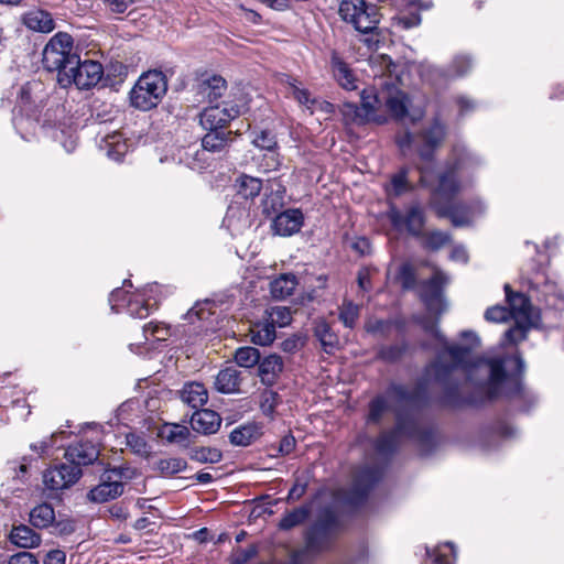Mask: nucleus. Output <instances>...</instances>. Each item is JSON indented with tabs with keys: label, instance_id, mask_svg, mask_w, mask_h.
<instances>
[{
	"label": "nucleus",
	"instance_id": "obj_35",
	"mask_svg": "<svg viewBox=\"0 0 564 564\" xmlns=\"http://www.w3.org/2000/svg\"><path fill=\"white\" fill-rule=\"evenodd\" d=\"M207 130L208 132L202 139L203 149L209 152H220L224 150L230 140L231 131L221 129Z\"/></svg>",
	"mask_w": 564,
	"mask_h": 564
},
{
	"label": "nucleus",
	"instance_id": "obj_34",
	"mask_svg": "<svg viewBox=\"0 0 564 564\" xmlns=\"http://www.w3.org/2000/svg\"><path fill=\"white\" fill-rule=\"evenodd\" d=\"M283 370L282 358L278 355H270L259 361V376L265 384H272L274 379Z\"/></svg>",
	"mask_w": 564,
	"mask_h": 564
},
{
	"label": "nucleus",
	"instance_id": "obj_52",
	"mask_svg": "<svg viewBox=\"0 0 564 564\" xmlns=\"http://www.w3.org/2000/svg\"><path fill=\"white\" fill-rule=\"evenodd\" d=\"M471 67V61L466 55H457L448 70H447V77H460L464 76Z\"/></svg>",
	"mask_w": 564,
	"mask_h": 564
},
{
	"label": "nucleus",
	"instance_id": "obj_6",
	"mask_svg": "<svg viewBox=\"0 0 564 564\" xmlns=\"http://www.w3.org/2000/svg\"><path fill=\"white\" fill-rule=\"evenodd\" d=\"M167 90V80L161 70H149L140 76L130 93L133 107L141 110L154 108Z\"/></svg>",
	"mask_w": 564,
	"mask_h": 564
},
{
	"label": "nucleus",
	"instance_id": "obj_10",
	"mask_svg": "<svg viewBox=\"0 0 564 564\" xmlns=\"http://www.w3.org/2000/svg\"><path fill=\"white\" fill-rule=\"evenodd\" d=\"M339 14L344 21L350 23L360 33H371L379 23L378 10L367 4L365 0H343Z\"/></svg>",
	"mask_w": 564,
	"mask_h": 564
},
{
	"label": "nucleus",
	"instance_id": "obj_4",
	"mask_svg": "<svg viewBox=\"0 0 564 564\" xmlns=\"http://www.w3.org/2000/svg\"><path fill=\"white\" fill-rule=\"evenodd\" d=\"M453 161V164L438 176L437 185L434 187V194L444 199H451L458 194L465 187L460 178L480 164L479 158L463 145L454 148Z\"/></svg>",
	"mask_w": 564,
	"mask_h": 564
},
{
	"label": "nucleus",
	"instance_id": "obj_27",
	"mask_svg": "<svg viewBox=\"0 0 564 564\" xmlns=\"http://www.w3.org/2000/svg\"><path fill=\"white\" fill-rule=\"evenodd\" d=\"M262 435L261 426L248 423L236 427L229 435L230 443L236 446H249Z\"/></svg>",
	"mask_w": 564,
	"mask_h": 564
},
{
	"label": "nucleus",
	"instance_id": "obj_12",
	"mask_svg": "<svg viewBox=\"0 0 564 564\" xmlns=\"http://www.w3.org/2000/svg\"><path fill=\"white\" fill-rule=\"evenodd\" d=\"M246 101L239 102L225 100L221 104H212L200 113V124L204 129H221L232 119L240 116L246 110Z\"/></svg>",
	"mask_w": 564,
	"mask_h": 564
},
{
	"label": "nucleus",
	"instance_id": "obj_7",
	"mask_svg": "<svg viewBox=\"0 0 564 564\" xmlns=\"http://www.w3.org/2000/svg\"><path fill=\"white\" fill-rule=\"evenodd\" d=\"M76 57L73 37L66 32H58L46 43L42 63L48 72H57L58 79L62 70L76 63Z\"/></svg>",
	"mask_w": 564,
	"mask_h": 564
},
{
	"label": "nucleus",
	"instance_id": "obj_30",
	"mask_svg": "<svg viewBox=\"0 0 564 564\" xmlns=\"http://www.w3.org/2000/svg\"><path fill=\"white\" fill-rule=\"evenodd\" d=\"M9 538L11 543L21 549L37 547L41 543L40 534L25 524L13 527Z\"/></svg>",
	"mask_w": 564,
	"mask_h": 564
},
{
	"label": "nucleus",
	"instance_id": "obj_22",
	"mask_svg": "<svg viewBox=\"0 0 564 564\" xmlns=\"http://www.w3.org/2000/svg\"><path fill=\"white\" fill-rule=\"evenodd\" d=\"M99 149L113 161H121L129 151V144L121 132H112L101 138Z\"/></svg>",
	"mask_w": 564,
	"mask_h": 564
},
{
	"label": "nucleus",
	"instance_id": "obj_17",
	"mask_svg": "<svg viewBox=\"0 0 564 564\" xmlns=\"http://www.w3.org/2000/svg\"><path fill=\"white\" fill-rule=\"evenodd\" d=\"M303 221L304 216L300 209H288L275 216L272 228L276 235L288 237L300 231Z\"/></svg>",
	"mask_w": 564,
	"mask_h": 564
},
{
	"label": "nucleus",
	"instance_id": "obj_41",
	"mask_svg": "<svg viewBox=\"0 0 564 564\" xmlns=\"http://www.w3.org/2000/svg\"><path fill=\"white\" fill-rule=\"evenodd\" d=\"M252 143L259 148V149H262V150H267L271 153L270 155V160H271V163L268 164L267 166L269 169H276L278 165H279V161L278 159L275 158V153H274V149L276 148V140H275V135L270 132V131H260L252 140Z\"/></svg>",
	"mask_w": 564,
	"mask_h": 564
},
{
	"label": "nucleus",
	"instance_id": "obj_60",
	"mask_svg": "<svg viewBox=\"0 0 564 564\" xmlns=\"http://www.w3.org/2000/svg\"><path fill=\"white\" fill-rule=\"evenodd\" d=\"M387 410V400L384 397H378L369 405V421L378 422L382 413Z\"/></svg>",
	"mask_w": 564,
	"mask_h": 564
},
{
	"label": "nucleus",
	"instance_id": "obj_49",
	"mask_svg": "<svg viewBox=\"0 0 564 564\" xmlns=\"http://www.w3.org/2000/svg\"><path fill=\"white\" fill-rule=\"evenodd\" d=\"M187 463L183 458L170 457L158 462V470L163 475H174L184 470Z\"/></svg>",
	"mask_w": 564,
	"mask_h": 564
},
{
	"label": "nucleus",
	"instance_id": "obj_50",
	"mask_svg": "<svg viewBox=\"0 0 564 564\" xmlns=\"http://www.w3.org/2000/svg\"><path fill=\"white\" fill-rule=\"evenodd\" d=\"M308 516L306 508H297L288 512L280 521V528L283 530L292 529L301 524Z\"/></svg>",
	"mask_w": 564,
	"mask_h": 564
},
{
	"label": "nucleus",
	"instance_id": "obj_48",
	"mask_svg": "<svg viewBox=\"0 0 564 564\" xmlns=\"http://www.w3.org/2000/svg\"><path fill=\"white\" fill-rule=\"evenodd\" d=\"M213 303L209 301L196 303L186 314V318L194 323L195 321L206 322L213 315Z\"/></svg>",
	"mask_w": 564,
	"mask_h": 564
},
{
	"label": "nucleus",
	"instance_id": "obj_29",
	"mask_svg": "<svg viewBox=\"0 0 564 564\" xmlns=\"http://www.w3.org/2000/svg\"><path fill=\"white\" fill-rule=\"evenodd\" d=\"M240 382V371L235 367H227L216 376L215 388L221 393H235L239 391Z\"/></svg>",
	"mask_w": 564,
	"mask_h": 564
},
{
	"label": "nucleus",
	"instance_id": "obj_63",
	"mask_svg": "<svg viewBox=\"0 0 564 564\" xmlns=\"http://www.w3.org/2000/svg\"><path fill=\"white\" fill-rule=\"evenodd\" d=\"M111 12L123 13L133 3V0H102Z\"/></svg>",
	"mask_w": 564,
	"mask_h": 564
},
{
	"label": "nucleus",
	"instance_id": "obj_57",
	"mask_svg": "<svg viewBox=\"0 0 564 564\" xmlns=\"http://www.w3.org/2000/svg\"><path fill=\"white\" fill-rule=\"evenodd\" d=\"M534 323H516L514 327H511L508 329L505 334L506 339L509 343H518L525 338L527 330L533 325Z\"/></svg>",
	"mask_w": 564,
	"mask_h": 564
},
{
	"label": "nucleus",
	"instance_id": "obj_40",
	"mask_svg": "<svg viewBox=\"0 0 564 564\" xmlns=\"http://www.w3.org/2000/svg\"><path fill=\"white\" fill-rule=\"evenodd\" d=\"M485 209L486 206L482 202H476L468 212H465L460 207H453L449 210V217L454 226H466L473 221L476 215L482 214Z\"/></svg>",
	"mask_w": 564,
	"mask_h": 564
},
{
	"label": "nucleus",
	"instance_id": "obj_36",
	"mask_svg": "<svg viewBox=\"0 0 564 564\" xmlns=\"http://www.w3.org/2000/svg\"><path fill=\"white\" fill-rule=\"evenodd\" d=\"M55 521V512L50 503H41L30 511V522L34 528L46 529Z\"/></svg>",
	"mask_w": 564,
	"mask_h": 564
},
{
	"label": "nucleus",
	"instance_id": "obj_9",
	"mask_svg": "<svg viewBox=\"0 0 564 564\" xmlns=\"http://www.w3.org/2000/svg\"><path fill=\"white\" fill-rule=\"evenodd\" d=\"M430 433L422 429L414 417H398L397 426L392 432L383 433L376 442V449L381 455L392 453L402 437L413 438L420 442L427 441Z\"/></svg>",
	"mask_w": 564,
	"mask_h": 564
},
{
	"label": "nucleus",
	"instance_id": "obj_18",
	"mask_svg": "<svg viewBox=\"0 0 564 564\" xmlns=\"http://www.w3.org/2000/svg\"><path fill=\"white\" fill-rule=\"evenodd\" d=\"M99 456L97 446L88 441L69 446L65 452V459L72 465L82 466L93 464Z\"/></svg>",
	"mask_w": 564,
	"mask_h": 564
},
{
	"label": "nucleus",
	"instance_id": "obj_55",
	"mask_svg": "<svg viewBox=\"0 0 564 564\" xmlns=\"http://www.w3.org/2000/svg\"><path fill=\"white\" fill-rule=\"evenodd\" d=\"M448 242L449 235L440 230L432 231L425 237V246L432 250H438Z\"/></svg>",
	"mask_w": 564,
	"mask_h": 564
},
{
	"label": "nucleus",
	"instance_id": "obj_58",
	"mask_svg": "<svg viewBox=\"0 0 564 564\" xmlns=\"http://www.w3.org/2000/svg\"><path fill=\"white\" fill-rule=\"evenodd\" d=\"M510 317L509 310L506 306L495 305L485 312V318L488 322L502 323Z\"/></svg>",
	"mask_w": 564,
	"mask_h": 564
},
{
	"label": "nucleus",
	"instance_id": "obj_13",
	"mask_svg": "<svg viewBox=\"0 0 564 564\" xmlns=\"http://www.w3.org/2000/svg\"><path fill=\"white\" fill-rule=\"evenodd\" d=\"M80 477L82 469L66 460L46 469L43 474V484L46 490L58 492L75 485Z\"/></svg>",
	"mask_w": 564,
	"mask_h": 564
},
{
	"label": "nucleus",
	"instance_id": "obj_24",
	"mask_svg": "<svg viewBox=\"0 0 564 564\" xmlns=\"http://www.w3.org/2000/svg\"><path fill=\"white\" fill-rule=\"evenodd\" d=\"M280 80L281 84L285 86L286 94L289 96L293 97L301 106L313 111L317 100L296 78L289 75H282Z\"/></svg>",
	"mask_w": 564,
	"mask_h": 564
},
{
	"label": "nucleus",
	"instance_id": "obj_8",
	"mask_svg": "<svg viewBox=\"0 0 564 564\" xmlns=\"http://www.w3.org/2000/svg\"><path fill=\"white\" fill-rule=\"evenodd\" d=\"M104 75V68L99 62L85 59L80 61L79 55L76 57V63L62 70L58 84L63 88L75 85L78 89H89L96 86Z\"/></svg>",
	"mask_w": 564,
	"mask_h": 564
},
{
	"label": "nucleus",
	"instance_id": "obj_54",
	"mask_svg": "<svg viewBox=\"0 0 564 564\" xmlns=\"http://www.w3.org/2000/svg\"><path fill=\"white\" fill-rule=\"evenodd\" d=\"M283 191H276L272 192L270 195L265 194V197L263 199L262 206H263V213L270 216L271 214L275 213L279 208L283 206Z\"/></svg>",
	"mask_w": 564,
	"mask_h": 564
},
{
	"label": "nucleus",
	"instance_id": "obj_51",
	"mask_svg": "<svg viewBox=\"0 0 564 564\" xmlns=\"http://www.w3.org/2000/svg\"><path fill=\"white\" fill-rule=\"evenodd\" d=\"M145 340H165L170 336V328L161 323H149L143 327Z\"/></svg>",
	"mask_w": 564,
	"mask_h": 564
},
{
	"label": "nucleus",
	"instance_id": "obj_1",
	"mask_svg": "<svg viewBox=\"0 0 564 564\" xmlns=\"http://www.w3.org/2000/svg\"><path fill=\"white\" fill-rule=\"evenodd\" d=\"M421 324L436 341V357L426 368V377L444 386L451 403H456V388L449 384V378L458 370L488 399L509 395L512 390H519L518 377L524 369L520 356L494 359L475 357L473 352L480 346V337L476 332L463 330L459 343L449 344L436 322L422 321Z\"/></svg>",
	"mask_w": 564,
	"mask_h": 564
},
{
	"label": "nucleus",
	"instance_id": "obj_47",
	"mask_svg": "<svg viewBox=\"0 0 564 564\" xmlns=\"http://www.w3.org/2000/svg\"><path fill=\"white\" fill-rule=\"evenodd\" d=\"M126 444L132 453L141 457H148L151 454V446L141 434L128 433L126 435Z\"/></svg>",
	"mask_w": 564,
	"mask_h": 564
},
{
	"label": "nucleus",
	"instance_id": "obj_11",
	"mask_svg": "<svg viewBox=\"0 0 564 564\" xmlns=\"http://www.w3.org/2000/svg\"><path fill=\"white\" fill-rule=\"evenodd\" d=\"M134 471L128 467H115L106 470L102 475V481L93 488L88 497L94 502H105L115 499L123 492L122 480L133 477Z\"/></svg>",
	"mask_w": 564,
	"mask_h": 564
},
{
	"label": "nucleus",
	"instance_id": "obj_64",
	"mask_svg": "<svg viewBox=\"0 0 564 564\" xmlns=\"http://www.w3.org/2000/svg\"><path fill=\"white\" fill-rule=\"evenodd\" d=\"M8 564H39V562L32 553L23 551L12 555Z\"/></svg>",
	"mask_w": 564,
	"mask_h": 564
},
{
	"label": "nucleus",
	"instance_id": "obj_14",
	"mask_svg": "<svg viewBox=\"0 0 564 564\" xmlns=\"http://www.w3.org/2000/svg\"><path fill=\"white\" fill-rule=\"evenodd\" d=\"M448 282L446 274L440 270H435L433 276L423 283L421 297L425 303L427 311L440 316L443 314L447 304L443 297V288Z\"/></svg>",
	"mask_w": 564,
	"mask_h": 564
},
{
	"label": "nucleus",
	"instance_id": "obj_23",
	"mask_svg": "<svg viewBox=\"0 0 564 564\" xmlns=\"http://www.w3.org/2000/svg\"><path fill=\"white\" fill-rule=\"evenodd\" d=\"M226 89V80L221 76L212 75L198 83L197 93L202 99L207 100L212 105L218 104L217 100L224 95Z\"/></svg>",
	"mask_w": 564,
	"mask_h": 564
},
{
	"label": "nucleus",
	"instance_id": "obj_44",
	"mask_svg": "<svg viewBox=\"0 0 564 564\" xmlns=\"http://www.w3.org/2000/svg\"><path fill=\"white\" fill-rule=\"evenodd\" d=\"M406 175V169H402L392 175L390 185L387 187L389 196L398 197L412 189V185L409 183Z\"/></svg>",
	"mask_w": 564,
	"mask_h": 564
},
{
	"label": "nucleus",
	"instance_id": "obj_42",
	"mask_svg": "<svg viewBox=\"0 0 564 564\" xmlns=\"http://www.w3.org/2000/svg\"><path fill=\"white\" fill-rule=\"evenodd\" d=\"M315 336L318 338L323 349L332 354L338 347V337L332 332L328 324L321 322L315 327Z\"/></svg>",
	"mask_w": 564,
	"mask_h": 564
},
{
	"label": "nucleus",
	"instance_id": "obj_26",
	"mask_svg": "<svg viewBox=\"0 0 564 564\" xmlns=\"http://www.w3.org/2000/svg\"><path fill=\"white\" fill-rule=\"evenodd\" d=\"M43 90V85L40 82L33 80L28 82L20 86L17 97V106L19 111L22 113L28 111L32 105L40 99V94Z\"/></svg>",
	"mask_w": 564,
	"mask_h": 564
},
{
	"label": "nucleus",
	"instance_id": "obj_2",
	"mask_svg": "<svg viewBox=\"0 0 564 564\" xmlns=\"http://www.w3.org/2000/svg\"><path fill=\"white\" fill-rule=\"evenodd\" d=\"M361 105L356 108V117L360 121H386V112L401 120L409 118L411 122L420 121L425 115V100L411 99L399 86L392 82H380V89L376 87L365 88L360 95Z\"/></svg>",
	"mask_w": 564,
	"mask_h": 564
},
{
	"label": "nucleus",
	"instance_id": "obj_15",
	"mask_svg": "<svg viewBox=\"0 0 564 564\" xmlns=\"http://www.w3.org/2000/svg\"><path fill=\"white\" fill-rule=\"evenodd\" d=\"M388 218L397 231L406 230L413 236H419L424 227V212L420 204H412L405 216L395 207L388 212Z\"/></svg>",
	"mask_w": 564,
	"mask_h": 564
},
{
	"label": "nucleus",
	"instance_id": "obj_19",
	"mask_svg": "<svg viewBox=\"0 0 564 564\" xmlns=\"http://www.w3.org/2000/svg\"><path fill=\"white\" fill-rule=\"evenodd\" d=\"M330 69L334 79L345 90H355L358 88V79L347 63L336 53H332Z\"/></svg>",
	"mask_w": 564,
	"mask_h": 564
},
{
	"label": "nucleus",
	"instance_id": "obj_32",
	"mask_svg": "<svg viewBox=\"0 0 564 564\" xmlns=\"http://www.w3.org/2000/svg\"><path fill=\"white\" fill-rule=\"evenodd\" d=\"M297 285V279L292 273L279 275L270 283V293L276 300H284L292 295Z\"/></svg>",
	"mask_w": 564,
	"mask_h": 564
},
{
	"label": "nucleus",
	"instance_id": "obj_21",
	"mask_svg": "<svg viewBox=\"0 0 564 564\" xmlns=\"http://www.w3.org/2000/svg\"><path fill=\"white\" fill-rule=\"evenodd\" d=\"M220 424V415L208 409L196 411L191 419L192 429L205 435L216 433L219 430Z\"/></svg>",
	"mask_w": 564,
	"mask_h": 564
},
{
	"label": "nucleus",
	"instance_id": "obj_46",
	"mask_svg": "<svg viewBox=\"0 0 564 564\" xmlns=\"http://www.w3.org/2000/svg\"><path fill=\"white\" fill-rule=\"evenodd\" d=\"M189 457L202 464H216L220 462L221 452L213 447H195L191 451Z\"/></svg>",
	"mask_w": 564,
	"mask_h": 564
},
{
	"label": "nucleus",
	"instance_id": "obj_25",
	"mask_svg": "<svg viewBox=\"0 0 564 564\" xmlns=\"http://www.w3.org/2000/svg\"><path fill=\"white\" fill-rule=\"evenodd\" d=\"M159 436L169 444H175L181 447H187L191 444L192 433L189 429L182 424L165 423L159 430Z\"/></svg>",
	"mask_w": 564,
	"mask_h": 564
},
{
	"label": "nucleus",
	"instance_id": "obj_45",
	"mask_svg": "<svg viewBox=\"0 0 564 564\" xmlns=\"http://www.w3.org/2000/svg\"><path fill=\"white\" fill-rule=\"evenodd\" d=\"M235 361L240 367L252 368L259 364L260 352L254 347H240L235 352Z\"/></svg>",
	"mask_w": 564,
	"mask_h": 564
},
{
	"label": "nucleus",
	"instance_id": "obj_56",
	"mask_svg": "<svg viewBox=\"0 0 564 564\" xmlns=\"http://www.w3.org/2000/svg\"><path fill=\"white\" fill-rule=\"evenodd\" d=\"M388 395L397 401L413 403L414 402V393L410 391L405 386L402 384H393L388 390Z\"/></svg>",
	"mask_w": 564,
	"mask_h": 564
},
{
	"label": "nucleus",
	"instance_id": "obj_28",
	"mask_svg": "<svg viewBox=\"0 0 564 564\" xmlns=\"http://www.w3.org/2000/svg\"><path fill=\"white\" fill-rule=\"evenodd\" d=\"M181 399L193 409H198L207 403L208 392L203 383L188 382L181 391Z\"/></svg>",
	"mask_w": 564,
	"mask_h": 564
},
{
	"label": "nucleus",
	"instance_id": "obj_62",
	"mask_svg": "<svg viewBox=\"0 0 564 564\" xmlns=\"http://www.w3.org/2000/svg\"><path fill=\"white\" fill-rule=\"evenodd\" d=\"M390 327H391V322L384 321V319L369 321L366 326V328L369 333L380 334V335L388 334Z\"/></svg>",
	"mask_w": 564,
	"mask_h": 564
},
{
	"label": "nucleus",
	"instance_id": "obj_31",
	"mask_svg": "<svg viewBox=\"0 0 564 564\" xmlns=\"http://www.w3.org/2000/svg\"><path fill=\"white\" fill-rule=\"evenodd\" d=\"M329 529L324 523H316L311 528L306 536V549L315 553L326 549L330 543Z\"/></svg>",
	"mask_w": 564,
	"mask_h": 564
},
{
	"label": "nucleus",
	"instance_id": "obj_5",
	"mask_svg": "<svg viewBox=\"0 0 564 564\" xmlns=\"http://www.w3.org/2000/svg\"><path fill=\"white\" fill-rule=\"evenodd\" d=\"M158 284H151L147 285L142 291L128 295L124 289H116L109 297L111 310L118 313L121 308L126 307L133 317H147L158 305Z\"/></svg>",
	"mask_w": 564,
	"mask_h": 564
},
{
	"label": "nucleus",
	"instance_id": "obj_16",
	"mask_svg": "<svg viewBox=\"0 0 564 564\" xmlns=\"http://www.w3.org/2000/svg\"><path fill=\"white\" fill-rule=\"evenodd\" d=\"M509 314L516 323H534L535 313L529 299L522 293H513L508 284L505 285Z\"/></svg>",
	"mask_w": 564,
	"mask_h": 564
},
{
	"label": "nucleus",
	"instance_id": "obj_20",
	"mask_svg": "<svg viewBox=\"0 0 564 564\" xmlns=\"http://www.w3.org/2000/svg\"><path fill=\"white\" fill-rule=\"evenodd\" d=\"M23 25L39 33H50L56 28L55 21L48 11L32 9L22 15Z\"/></svg>",
	"mask_w": 564,
	"mask_h": 564
},
{
	"label": "nucleus",
	"instance_id": "obj_33",
	"mask_svg": "<svg viewBox=\"0 0 564 564\" xmlns=\"http://www.w3.org/2000/svg\"><path fill=\"white\" fill-rule=\"evenodd\" d=\"M249 334L251 341L260 346L272 344L276 337L275 328L264 316L262 321L254 323L250 327Z\"/></svg>",
	"mask_w": 564,
	"mask_h": 564
},
{
	"label": "nucleus",
	"instance_id": "obj_53",
	"mask_svg": "<svg viewBox=\"0 0 564 564\" xmlns=\"http://www.w3.org/2000/svg\"><path fill=\"white\" fill-rule=\"evenodd\" d=\"M359 316V306L351 303L345 302L340 308L339 319L346 327L352 328Z\"/></svg>",
	"mask_w": 564,
	"mask_h": 564
},
{
	"label": "nucleus",
	"instance_id": "obj_3",
	"mask_svg": "<svg viewBox=\"0 0 564 564\" xmlns=\"http://www.w3.org/2000/svg\"><path fill=\"white\" fill-rule=\"evenodd\" d=\"M446 135V127L435 118L432 123L423 129L417 137L405 131L397 137V144L401 152L405 155L415 147L416 152L423 164L419 166L421 173V183L424 186L432 185V163L435 151L441 147Z\"/></svg>",
	"mask_w": 564,
	"mask_h": 564
},
{
	"label": "nucleus",
	"instance_id": "obj_38",
	"mask_svg": "<svg viewBox=\"0 0 564 564\" xmlns=\"http://www.w3.org/2000/svg\"><path fill=\"white\" fill-rule=\"evenodd\" d=\"M236 187L240 196L246 199H253L262 189V181L258 177L242 174L236 180Z\"/></svg>",
	"mask_w": 564,
	"mask_h": 564
},
{
	"label": "nucleus",
	"instance_id": "obj_37",
	"mask_svg": "<svg viewBox=\"0 0 564 564\" xmlns=\"http://www.w3.org/2000/svg\"><path fill=\"white\" fill-rule=\"evenodd\" d=\"M427 556L434 564H455L457 554L456 547L452 542H445L434 549H426Z\"/></svg>",
	"mask_w": 564,
	"mask_h": 564
},
{
	"label": "nucleus",
	"instance_id": "obj_43",
	"mask_svg": "<svg viewBox=\"0 0 564 564\" xmlns=\"http://www.w3.org/2000/svg\"><path fill=\"white\" fill-rule=\"evenodd\" d=\"M264 317L276 327H284L292 321L291 311L285 306H272L265 310Z\"/></svg>",
	"mask_w": 564,
	"mask_h": 564
},
{
	"label": "nucleus",
	"instance_id": "obj_59",
	"mask_svg": "<svg viewBox=\"0 0 564 564\" xmlns=\"http://www.w3.org/2000/svg\"><path fill=\"white\" fill-rule=\"evenodd\" d=\"M258 553L256 545H249L246 549H237L231 555V564H246Z\"/></svg>",
	"mask_w": 564,
	"mask_h": 564
},
{
	"label": "nucleus",
	"instance_id": "obj_61",
	"mask_svg": "<svg viewBox=\"0 0 564 564\" xmlns=\"http://www.w3.org/2000/svg\"><path fill=\"white\" fill-rule=\"evenodd\" d=\"M405 347L403 345H392L380 349V357L388 361H394L399 359L404 352Z\"/></svg>",
	"mask_w": 564,
	"mask_h": 564
},
{
	"label": "nucleus",
	"instance_id": "obj_39",
	"mask_svg": "<svg viewBox=\"0 0 564 564\" xmlns=\"http://www.w3.org/2000/svg\"><path fill=\"white\" fill-rule=\"evenodd\" d=\"M77 124L75 123H59L58 127L54 131V139L61 142L62 147L66 152L70 153L75 150L77 144L76 137Z\"/></svg>",
	"mask_w": 564,
	"mask_h": 564
}]
</instances>
